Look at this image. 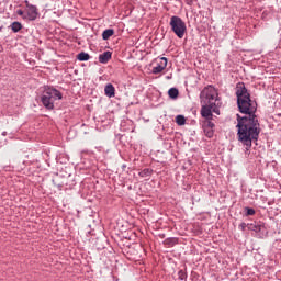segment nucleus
Returning <instances> with one entry per match:
<instances>
[{
  "mask_svg": "<svg viewBox=\"0 0 281 281\" xmlns=\"http://www.w3.org/2000/svg\"><path fill=\"white\" fill-rule=\"evenodd\" d=\"M237 106L240 113L245 116L237 114V135L239 142L246 146V150L251 148L252 140L258 139L260 136V122L256 115L258 105L256 101H251V94L245 87V83H238L236 87Z\"/></svg>",
  "mask_w": 281,
  "mask_h": 281,
  "instance_id": "obj_1",
  "label": "nucleus"
},
{
  "mask_svg": "<svg viewBox=\"0 0 281 281\" xmlns=\"http://www.w3.org/2000/svg\"><path fill=\"white\" fill-rule=\"evenodd\" d=\"M201 115L205 120L212 121L213 114L218 115V91L213 86L205 87L200 93Z\"/></svg>",
  "mask_w": 281,
  "mask_h": 281,
  "instance_id": "obj_2",
  "label": "nucleus"
},
{
  "mask_svg": "<svg viewBox=\"0 0 281 281\" xmlns=\"http://www.w3.org/2000/svg\"><path fill=\"white\" fill-rule=\"evenodd\" d=\"M63 93L54 87L45 86L41 97V102L48 111H54V102L60 100Z\"/></svg>",
  "mask_w": 281,
  "mask_h": 281,
  "instance_id": "obj_3",
  "label": "nucleus"
},
{
  "mask_svg": "<svg viewBox=\"0 0 281 281\" xmlns=\"http://www.w3.org/2000/svg\"><path fill=\"white\" fill-rule=\"evenodd\" d=\"M169 25L171 27V31L173 32V34H176V36H178V38H183V36H186V22H183V20L177 15H173L170 18V22Z\"/></svg>",
  "mask_w": 281,
  "mask_h": 281,
  "instance_id": "obj_4",
  "label": "nucleus"
},
{
  "mask_svg": "<svg viewBox=\"0 0 281 281\" xmlns=\"http://www.w3.org/2000/svg\"><path fill=\"white\" fill-rule=\"evenodd\" d=\"M214 126H215L214 123L210 120H204L202 122V128L204 131V135L209 139H212V137H214Z\"/></svg>",
  "mask_w": 281,
  "mask_h": 281,
  "instance_id": "obj_5",
  "label": "nucleus"
},
{
  "mask_svg": "<svg viewBox=\"0 0 281 281\" xmlns=\"http://www.w3.org/2000/svg\"><path fill=\"white\" fill-rule=\"evenodd\" d=\"M23 19L27 21H36V19H38V8L34 4L26 8V15H23Z\"/></svg>",
  "mask_w": 281,
  "mask_h": 281,
  "instance_id": "obj_6",
  "label": "nucleus"
},
{
  "mask_svg": "<svg viewBox=\"0 0 281 281\" xmlns=\"http://www.w3.org/2000/svg\"><path fill=\"white\" fill-rule=\"evenodd\" d=\"M166 67H168V58L161 57L157 66L153 68L151 74H161V71H164Z\"/></svg>",
  "mask_w": 281,
  "mask_h": 281,
  "instance_id": "obj_7",
  "label": "nucleus"
},
{
  "mask_svg": "<svg viewBox=\"0 0 281 281\" xmlns=\"http://www.w3.org/2000/svg\"><path fill=\"white\" fill-rule=\"evenodd\" d=\"M248 229L250 232H256V234H260L265 232V224L260 222H255V223L248 224Z\"/></svg>",
  "mask_w": 281,
  "mask_h": 281,
  "instance_id": "obj_8",
  "label": "nucleus"
},
{
  "mask_svg": "<svg viewBox=\"0 0 281 281\" xmlns=\"http://www.w3.org/2000/svg\"><path fill=\"white\" fill-rule=\"evenodd\" d=\"M106 98H115V87L112 83H108L104 88Z\"/></svg>",
  "mask_w": 281,
  "mask_h": 281,
  "instance_id": "obj_9",
  "label": "nucleus"
},
{
  "mask_svg": "<svg viewBox=\"0 0 281 281\" xmlns=\"http://www.w3.org/2000/svg\"><path fill=\"white\" fill-rule=\"evenodd\" d=\"M112 54L111 52H104L99 56V63H102V65H106L109 63V59L111 58Z\"/></svg>",
  "mask_w": 281,
  "mask_h": 281,
  "instance_id": "obj_10",
  "label": "nucleus"
},
{
  "mask_svg": "<svg viewBox=\"0 0 281 281\" xmlns=\"http://www.w3.org/2000/svg\"><path fill=\"white\" fill-rule=\"evenodd\" d=\"M115 34V31L113 29H106L102 33L103 41H109L110 36H113Z\"/></svg>",
  "mask_w": 281,
  "mask_h": 281,
  "instance_id": "obj_11",
  "label": "nucleus"
},
{
  "mask_svg": "<svg viewBox=\"0 0 281 281\" xmlns=\"http://www.w3.org/2000/svg\"><path fill=\"white\" fill-rule=\"evenodd\" d=\"M168 95L171 98V100H177V98H179V90L177 88H170Z\"/></svg>",
  "mask_w": 281,
  "mask_h": 281,
  "instance_id": "obj_12",
  "label": "nucleus"
},
{
  "mask_svg": "<svg viewBox=\"0 0 281 281\" xmlns=\"http://www.w3.org/2000/svg\"><path fill=\"white\" fill-rule=\"evenodd\" d=\"M11 30L12 32L16 33V32H21V30H23V24H21V22H13L11 24Z\"/></svg>",
  "mask_w": 281,
  "mask_h": 281,
  "instance_id": "obj_13",
  "label": "nucleus"
},
{
  "mask_svg": "<svg viewBox=\"0 0 281 281\" xmlns=\"http://www.w3.org/2000/svg\"><path fill=\"white\" fill-rule=\"evenodd\" d=\"M91 56L88 53L81 52L77 55V60L85 61L89 60Z\"/></svg>",
  "mask_w": 281,
  "mask_h": 281,
  "instance_id": "obj_14",
  "label": "nucleus"
},
{
  "mask_svg": "<svg viewBox=\"0 0 281 281\" xmlns=\"http://www.w3.org/2000/svg\"><path fill=\"white\" fill-rule=\"evenodd\" d=\"M176 124H178V126H184L186 125V116L177 115L176 116Z\"/></svg>",
  "mask_w": 281,
  "mask_h": 281,
  "instance_id": "obj_15",
  "label": "nucleus"
},
{
  "mask_svg": "<svg viewBox=\"0 0 281 281\" xmlns=\"http://www.w3.org/2000/svg\"><path fill=\"white\" fill-rule=\"evenodd\" d=\"M139 177L146 178V177H150V175H153V169H143L142 171H139Z\"/></svg>",
  "mask_w": 281,
  "mask_h": 281,
  "instance_id": "obj_16",
  "label": "nucleus"
},
{
  "mask_svg": "<svg viewBox=\"0 0 281 281\" xmlns=\"http://www.w3.org/2000/svg\"><path fill=\"white\" fill-rule=\"evenodd\" d=\"M178 278L179 280H186V278H188V274H186L183 270H180L178 272Z\"/></svg>",
  "mask_w": 281,
  "mask_h": 281,
  "instance_id": "obj_17",
  "label": "nucleus"
},
{
  "mask_svg": "<svg viewBox=\"0 0 281 281\" xmlns=\"http://www.w3.org/2000/svg\"><path fill=\"white\" fill-rule=\"evenodd\" d=\"M246 212L247 216H254L256 214V210L249 207H246Z\"/></svg>",
  "mask_w": 281,
  "mask_h": 281,
  "instance_id": "obj_18",
  "label": "nucleus"
},
{
  "mask_svg": "<svg viewBox=\"0 0 281 281\" xmlns=\"http://www.w3.org/2000/svg\"><path fill=\"white\" fill-rule=\"evenodd\" d=\"M247 227H249V224L241 223V224L239 225V229H241V232H245V229H247Z\"/></svg>",
  "mask_w": 281,
  "mask_h": 281,
  "instance_id": "obj_19",
  "label": "nucleus"
},
{
  "mask_svg": "<svg viewBox=\"0 0 281 281\" xmlns=\"http://www.w3.org/2000/svg\"><path fill=\"white\" fill-rule=\"evenodd\" d=\"M16 14L19 16H22V19H23V16H26L25 12L23 10H21V9L16 11Z\"/></svg>",
  "mask_w": 281,
  "mask_h": 281,
  "instance_id": "obj_20",
  "label": "nucleus"
},
{
  "mask_svg": "<svg viewBox=\"0 0 281 281\" xmlns=\"http://www.w3.org/2000/svg\"><path fill=\"white\" fill-rule=\"evenodd\" d=\"M187 5H192L194 3V0H184Z\"/></svg>",
  "mask_w": 281,
  "mask_h": 281,
  "instance_id": "obj_21",
  "label": "nucleus"
},
{
  "mask_svg": "<svg viewBox=\"0 0 281 281\" xmlns=\"http://www.w3.org/2000/svg\"><path fill=\"white\" fill-rule=\"evenodd\" d=\"M24 3H25V5H26V9H27V8H32V5H33V4H31L30 1H27V0H25Z\"/></svg>",
  "mask_w": 281,
  "mask_h": 281,
  "instance_id": "obj_22",
  "label": "nucleus"
},
{
  "mask_svg": "<svg viewBox=\"0 0 281 281\" xmlns=\"http://www.w3.org/2000/svg\"><path fill=\"white\" fill-rule=\"evenodd\" d=\"M8 135V132H2V137H5Z\"/></svg>",
  "mask_w": 281,
  "mask_h": 281,
  "instance_id": "obj_23",
  "label": "nucleus"
},
{
  "mask_svg": "<svg viewBox=\"0 0 281 281\" xmlns=\"http://www.w3.org/2000/svg\"><path fill=\"white\" fill-rule=\"evenodd\" d=\"M1 30H3V27L0 26V32H1Z\"/></svg>",
  "mask_w": 281,
  "mask_h": 281,
  "instance_id": "obj_24",
  "label": "nucleus"
}]
</instances>
